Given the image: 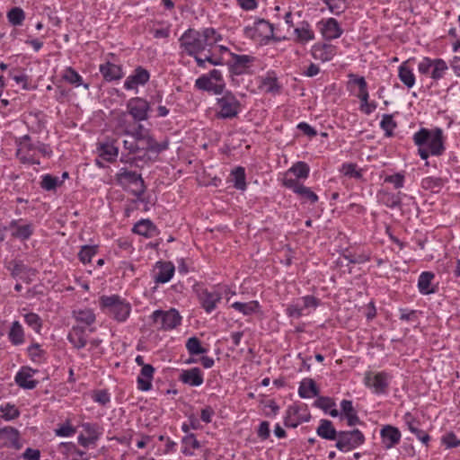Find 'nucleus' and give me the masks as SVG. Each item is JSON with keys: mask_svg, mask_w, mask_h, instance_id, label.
Masks as SVG:
<instances>
[{"mask_svg": "<svg viewBox=\"0 0 460 460\" xmlns=\"http://www.w3.org/2000/svg\"><path fill=\"white\" fill-rule=\"evenodd\" d=\"M220 285H216L213 289L200 288L196 291L198 302L200 307L207 313L211 314L217 308L222 300V291L218 290Z\"/></svg>", "mask_w": 460, "mask_h": 460, "instance_id": "16", "label": "nucleus"}, {"mask_svg": "<svg viewBox=\"0 0 460 460\" xmlns=\"http://www.w3.org/2000/svg\"><path fill=\"white\" fill-rule=\"evenodd\" d=\"M320 389L315 381L312 378H304L298 387V395L303 399H310L318 396Z\"/></svg>", "mask_w": 460, "mask_h": 460, "instance_id": "45", "label": "nucleus"}, {"mask_svg": "<svg viewBox=\"0 0 460 460\" xmlns=\"http://www.w3.org/2000/svg\"><path fill=\"white\" fill-rule=\"evenodd\" d=\"M155 368L153 366H144L137 377V388L141 392H148L153 387Z\"/></svg>", "mask_w": 460, "mask_h": 460, "instance_id": "39", "label": "nucleus"}, {"mask_svg": "<svg viewBox=\"0 0 460 460\" xmlns=\"http://www.w3.org/2000/svg\"><path fill=\"white\" fill-rule=\"evenodd\" d=\"M347 78L345 85L349 95L358 98L360 102L369 94L368 84L364 76L349 73Z\"/></svg>", "mask_w": 460, "mask_h": 460, "instance_id": "20", "label": "nucleus"}, {"mask_svg": "<svg viewBox=\"0 0 460 460\" xmlns=\"http://www.w3.org/2000/svg\"><path fill=\"white\" fill-rule=\"evenodd\" d=\"M185 348L190 356H199L206 354L208 349L202 345L201 341L196 337H190L185 342Z\"/></svg>", "mask_w": 460, "mask_h": 460, "instance_id": "55", "label": "nucleus"}, {"mask_svg": "<svg viewBox=\"0 0 460 460\" xmlns=\"http://www.w3.org/2000/svg\"><path fill=\"white\" fill-rule=\"evenodd\" d=\"M6 17L11 25L17 27L22 25L26 15L22 8L15 6L7 12Z\"/></svg>", "mask_w": 460, "mask_h": 460, "instance_id": "60", "label": "nucleus"}, {"mask_svg": "<svg viewBox=\"0 0 460 460\" xmlns=\"http://www.w3.org/2000/svg\"><path fill=\"white\" fill-rule=\"evenodd\" d=\"M341 173L349 178L360 180L363 178V170L358 168L357 164L354 163H344L340 170Z\"/></svg>", "mask_w": 460, "mask_h": 460, "instance_id": "63", "label": "nucleus"}, {"mask_svg": "<svg viewBox=\"0 0 460 460\" xmlns=\"http://www.w3.org/2000/svg\"><path fill=\"white\" fill-rule=\"evenodd\" d=\"M412 60H414V58H409L403 61L398 67V77L407 88L413 87L416 81L413 70L410 66Z\"/></svg>", "mask_w": 460, "mask_h": 460, "instance_id": "44", "label": "nucleus"}, {"mask_svg": "<svg viewBox=\"0 0 460 460\" xmlns=\"http://www.w3.org/2000/svg\"><path fill=\"white\" fill-rule=\"evenodd\" d=\"M151 78L150 72L142 66H137L124 81L123 88L126 91L138 92L139 87L145 86Z\"/></svg>", "mask_w": 460, "mask_h": 460, "instance_id": "19", "label": "nucleus"}, {"mask_svg": "<svg viewBox=\"0 0 460 460\" xmlns=\"http://www.w3.org/2000/svg\"><path fill=\"white\" fill-rule=\"evenodd\" d=\"M175 267L172 261H158L154 266L152 278L155 284L169 282L174 276Z\"/></svg>", "mask_w": 460, "mask_h": 460, "instance_id": "25", "label": "nucleus"}, {"mask_svg": "<svg viewBox=\"0 0 460 460\" xmlns=\"http://www.w3.org/2000/svg\"><path fill=\"white\" fill-rule=\"evenodd\" d=\"M226 87L223 73L219 69L213 68L206 74L199 75L194 83V88L200 92H206L213 95L221 94Z\"/></svg>", "mask_w": 460, "mask_h": 460, "instance_id": "7", "label": "nucleus"}, {"mask_svg": "<svg viewBox=\"0 0 460 460\" xmlns=\"http://www.w3.org/2000/svg\"><path fill=\"white\" fill-rule=\"evenodd\" d=\"M288 190H291L304 202L315 204L319 199L317 194L303 183L297 184L296 187L288 188Z\"/></svg>", "mask_w": 460, "mask_h": 460, "instance_id": "50", "label": "nucleus"}, {"mask_svg": "<svg viewBox=\"0 0 460 460\" xmlns=\"http://www.w3.org/2000/svg\"><path fill=\"white\" fill-rule=\"evenodd\" d=\"M26 355L32 363L39 365L46 363L49 358L47 349L36 341H32L26 348Z\"/></svg>", "mask_w": 460, "mask_h": 460, "instance_id": "42", "label": "nucleus"}, {"mask_svg": "<svg viewBox=\"0 0 460 460\" xmlns=\"http://www.w3.org/2000/svg\"><path fill=\"white\" fill-rule=\"evenodd\" d=\"M448 71L447 62L440 58L424 57L418 64L420 75L430 77L434 82L443 79Z\"/></svg>", "mask_w": 460, "mask_h": 460, "instance_id": "10", "label": "nucleus"}, {"mask_svg": "<svg viewBox=\"0 0 460 460\" xmlns=\"http://www.w3.org/2000/svg\"><path fill=\"white\" fill-rule=\"evenodd\" d=\"M178 379L184 385L199 386L204 382V374L199 367H195L181 370Z\"/></svg>", "mask_w": 460, "mask_h": 460, "instance_id": "33", "label": "nucleus"}, {"mask_svg": "<svg viewBox=\"0 0 460 460\" xmlns=\"http://www.w3.org/2000/svg\"><path fill=\"white\" fill-rule=\"evenodd\" d=\"M132 232L145 238H153L160 234L158 227L150 219H140L132 227Z\"/></svg>", "mask_w": 460, "mask_h": 460, "instance_id": "40", "label": "nucleus"}, {"mask_svg": "<svg viewBox=\"0 0 460 460\" xmlns=\"http://www.w3.org/2000/svg\"><path fill=\"white\" fill-rule=\"evenodd\" d=\"M99 71L103 80L108 83L119 81L125 76L123 66L111 61L101 64L99 66Z\"/></svg>", "mask_w": 460, "mask_h": 460, "instance_id": "30", "label": "nucleus"}, {"mask_svg": "<svg viewBox=\"0 0 460 460\" xmlns=\"http://www.w3.org/2000/svg\"><path fill=\"white\" fill-rule=\"evenodd\" d=\"M4 229L10 232L13 239L26 242L34 234L35 225L24 218L12 219Z\"/></svg>", "mask_w": 460, "mask_h": 460, "instance_id": "17", "label": "nucleus"}, {"mask_svg": "<svg viewBox=\"0 0 460 460\" xmlns=\"http://www.w3.org/2000/svg\"><path fill=\"white\" fill-rule=\"evenodd\" d=\"M117 181L120 185L134 184L136 189L132 190V194L137 197V200L145 202L143 195L146 190L144 179L137 172L121 168L116 174Z\"/></svg>", "mask_w": 460, "mask_h": 460, "instance_id": "13", "label": "nucleus"}, {"mask_svg": "<svg viewBox=\"0 0 460 460\" xmlns=\"http://www.w3.org/2000/svg\"><path fill=\"white\" fill-rule=\"evenodd\" d=\"M394 114H384L380 121V128L384 131L386 137H391L394 135V131L398 124L394 119Z\"/></svg>", "mask_w": 460, "mask_h": 460, "instance_id": "59", "label": "nucleus"}, {"mask_svg": "<svg viewBox=\"0 0 460 460\" xmlns=\"http://www.w3.org/2000/svg\"><path fill=\"white\" fill-rule=\"evenodd\" d=\"M23 319L28 327L36 333L40 334L43 328V320L38 314L33 312L27 313L23 315Z\"/></svg>", "mask_w": 460, "mask_h": 460, "instance_id": "61", "label": "nucleus"}, {"mask_svg": "<svg viewBox=\"0 0 460 460\" xmlns=\"http://www.w3.org/2000/svg\"><path fill=\"white\" fill-rule=\"evenodd\" d=\"M80 426L84 433L78 436V444L84 447L95 446L103 433L102 427L97 422H83Z\"/></svg>", "mask_w": 460, "mask_h": 460, "instance_id": "21", "label": "nucleus"}, {"mask_svg": "<svg viewBox=\"0 0 460 460\" xmlns=\"http://www.w3.org/2000/svg\"><path fill=\"white\" fill-rule=\"evenodd\" d=\"M72 316L75 321V325H81L82 328L87 329L90 332H94L93 325L96 322V314L94 310L89 307L74 309Z\"/></svg>", "mask_w": 460, "mask_h": 460, "instance_id": "27", "label": "nucleus"}, {"mask_svg": "<svg viewBox=\"0 0 460 460\" xmlns=\"http://www.w3.org/2000/svg\"><path fill=\"white\" fill-rule=\"evenodd\" d=\"M384 180V183H389L394 186V189L400 190L404 187L406 172L401 171L393 174H386L380 176Z\"/></svg>", "mask_w": 460, "mask_h": 460, "instance_id": "58", "label": "nucleus"}, {"mask_svg": "<svg viewBox=\"0 0 460 460\" xmlns=\"http://www.w3.org/2000/svg\"><path fill=\"white\" fill-rule=\"evenodd\" d=\"M98 245H83L77 254L78 260L84 265L88 264L92 261L93 257L98 253Z\"/></svg>", "mask_w": 460, "mask_h": 460, "instance_id": "62", "label": "nucleus"}, {"mask_svg": "<svg viewBox=\"0 0 460 460\" xmlns=\"http://www.w3.org/2000/svg\"><path fill=\"white\" fill-rule=\"evenodd\" d=\"M376 199L378 203L394 209L401 206L402 193L381 189L376 192Z\"/></svg>", "mask_w": 460, "mask_h": 460, "instance_id": "36", "label": "nucleus"}, {"mask_svg": "<svg viewBox=\"0 0 460 460\" xmlns=\"http://www.w3.org/2000/svg\"><path fill=\"white\" fill-rule=\"evenodd\" d=\"M38 372V369L30 366H22L14 376V383L22 389L33 390L39 385V381L34 378Z\"/></svg>", "mask_w": 460, "mask_h": 460, "instance_id": "23", "label": "nucleus"}, {"mask_svg": "<svg viewBox=\"0 0 460 460\" xmlns=\"http://www.w3.org/2000/svg\"><path fill=\"white\" fill-rule=\"evenodd\" d=\"M316 27L323 39L327 41L339 39L344 32L341 23L332 17L321 19Z\"/></svg>", "mask_w": 460, "mask_h": 460, "instance_id": "22", "label": "nucleus"}, {"mask_svg": "<svg viewBox=\"0 0 460 460\" xmlns=\"http://www.w3.org/2000/svg\"><path fill=\"white\" fill-rule=\"evenodd\" d=\"M149 318L154 326L162 332L172 331L181 325L182 323V316L175 308L155 310Z\"/></svg>", "mask_w": 460, "mask_h": 460, "instance_id": "8", "label": "nucleus"}, {"mask_svg": "<svg viewBox=\"0 0 460 460\" xmlns=\"http://www.w3.org/2000/svg\"><path fill=\"white\" fill-rule=\"evenodd\" d=\"M414 144L418 146V155L427 161L430 155L441 156L446 151L445 137L442 128L428 129L421 128L412 137Z\"/></svg>", "mask_w": 460, "mask_h": 460, "instance_id": "2", "label": "nucleus"}, {"mask_svg": "<svg viewBox=\"0 0 460 460\" xmlns=\"http://www.w3.org/2000/svg\"><path fill=\"white\" fill-rule=\"evenodd\" d=\"M309 173L310 167L305 162H296L283 173L281 184L287 189L296 187V185L302 183L301 180H306Z\"/></svg>", "mask_w": 460, "mask_h": 460, "instance_id": "15", "label": "nucleus"}, {"mask_svg": "<svg viewBox=\"0 0 460 460\" xmlns=\"http://www.w3.org/2000/svg\"><path fill=\"white\" fill-rule=\"evenodd\" d=\"M0 419L4 421H13L18 419L21 415L19 408L12 402H5L0 406Z\"/></svg>", "mask_w": 460, "mask_h": 460, "instance_id": "56", "label": "nucleus"}, {"mask_svg": "<svg viewBox=\"0 0 460 460\" xmlns=\"http://www.w3.org/2000/svg\"><path fill=\"white\" fill-rule=\"evenodd\" d=\"M133 124L128 119V114L126 111H119L115 116V128L114 131L119 136H128L130 134Z\"/></svg>", "mask_w": 460, "mask_h": 460, "instance_id": "48", "label": "nucleus"}, {"mask_svg": "<svg viewBox=\"0 0 460 460\" xmlns=\"http://www.w3.org/2000/svg\"><path fill=\"white\" fill-rule=\"evenodd\" d=\"M22 447L21 435L17 429L12 426L0 428V448L8 447L19 450Z\"/></svg>", "mask_w": 460, "mask_h": 460, "instance_id": "26", "label": "nucleus"}, {"mask_svg": "<svg viewBox=\"0 0 460 460\" xmlns=\"http://www.w3.org/2000/svg\"><path fill=\"white\" fill-rule=\"evenodd\" d=\"M294 35L295 41L302 45H305L315 39L314 31L312 29L311 24L306 21H303L298 27L295 28Z\"/></svg>", "mask_w": 460, "mask_h": 460, "instance_id": "43", "label": "nucleus"}, {"mask_svg": "<svg viewBox=\"0 0 460 460\" xmlns=\"http://www.w3.org/2000/svg\"><path fill=\"white\" fill-rule=\"evenodd\" d=\"M62 79L66 82L67 84L79 87L81 85H84L85 89L89 88L88 84H84V80L82 75H79V73L73 68L72 66H66L62 71Z\"/></svg>", "mask_w": 460, "mask_h": 460, "instance_id": "49", "label": "nucleus"}, {"mask_svg": "<svg viewBox=\"0 0 460 460\" xmlns=\"http://www.w3.org/2000/svg\"><path fill=\"white\" fill-rule=\"evenodd\" d=\"M127 113L137 122L146 120L149 118L150 102L144 97H132L127 103Z\"/></svg>", "mask_w": 460, "mask_h": 460, "instance_id": "18", "label": "nucleus"}, {"mask_svg": "<svg viewBox=\"0 0 460 460\" xmlns=\"http://www.w3.org/2000/svg\"><path fill=\"white\" fill-rule=\"evenodd\" d=\"M233 185L236 190H245L247 188L245 169L237 166L231 172Z\"/></svg>", "mask_w": 460, "mask_h": 460, "instance_id": "57", "label": "nucleus"}, {"mask_svg": "<svg viewBox=\"0 0 460 460\" xmlns=\"http://www.w3.org/2000/svg\"><path fill=\"white\" fill-rule=\"evenodd\" d=\"M309 420V413L302 414L298 406H289L286 411L284 424L288 428H296L301 423L306 422Z\"/></svg>", "mask_w": 460, "mask_h": 460, "instance_id": "34", "label": "nucleus"}, {"mask_svg": "<svg viewBox=\"0 0 460 460\" xmlns=\"http://www.w3.org/2000/svg\"><path fill=\"white\" fill-rule=\"evenodd\" d=\"M201 447L195 434H187L181 438V453L185 456H192L194 451Z\"/></svg>", "mask_w": 460, "mask_h": 460, "instance_id": "52", "label": "nucleus"}, {"mask_svg": "<svg viewBox=\"0 0 460 460\" xmlns=\"http://www.w3.org/2000/svg\"><path fill=\"white\" fill-rule=\"evenodd\" d=\"M317 435L326 440L336 441L339 431L336 430L330 420L322 419L316 429Z\"/></svg>", "mask_w": 460, "mask_h": 460, "instance_id": "47", "label": "nucleus"}, {"mask_svg": "<svg viewBox=\"0 0 460 460\" xmlns=\"http://www.w3.org/2000/svg\"><path fill=\"white\" fill-rule=\"evenodd\" d=\"M341 419H345L347 421V425L349 427H354L358 424H361V420L358 415V411L353 406V402L351 400H342L341 402Z\"/></svg>", "mask_w": 460, "mask_h": 460, "instance_id": "38", "label": "nucleus"}, {"mask_svg": "<svg viewBox=\"0 0 460 460\" xmlns=\"http://www.w3.org/2000/svg\"><path fill=\"white\" fill-rule=\"evenodd\" d=\"M366 441L364 433L354 429L351 430H340L336 438L335 447L341 452H349L360 446Z\"/></svg>", "mask_w": 460, "mask_h": 460, "instance_id": "11", "label": "nucleus"}, {"mask_svg": "<svg viewBox=\"0 0 460 460\" xmlns=\"http://www.w3.org/2000/svg\"><path fill=\"white\" fill-rule=\"evenodd\" d=\"M222 40V34L214 27L189 28L179 38L180 55L193 58L200 68H206V63L222 66L223 54L231 52L227 47L218 44Z\"/></svg>", "mask_w": 460, "mask_h": 460, "instance_id": "1", "label": "nucleus"}, {"mask_svg": "<svg viewBox=\"0 0 460 460\" xmlns=\"http://www.w3.org/2000/svg\"><path fill=\"white\" fill-rule=\"evenodd\" d=\"M274 31L273 23L263 18H256L252 24L244 26L243 36L261 46H266L271 41L282 40L280 37L274 34Z\"/></svg>", "mask_w": 460, "mask_h": 460, "instance_id": "5", "label": "nucleus"}, {"mask_svg": "<svg viewBox=\"0 0 460 460\" xmlns=\"http://www.w3.org/2000/svg\"><path fill=\"white\" fill-rule=\"evenodd\" d=\"M436 275L432 271H422L418 278L417 288L423 296L436 294L438 291V283H434Z\"/></svg>", "mask_w": 460, "mask_h": 460, "instance_id": "29", "label": "nucleus"}, {"mask_svg": "<svg viewBox=\"0 0 460 460\" xmlns=\"http://www.w3.org/2000/svg\"><path fill=\"white\" fill-rule=\"evenodd\" d=\"M141 143L144 145L141 146L143 155H145V158L148 152L160 154L168 149L169 141L165 139L163 142H157L154 136L151 134V131L146 133L145 137L141 139Z\"/></svg>", "mask_w": 460, "mask_h": 460, "instance_id": "32", "label": "nucleus"}, {"mask_svg": "<svg viewBox=\"0 0 460 460\" xmlns=\"http://www.w3.org/2000/svg\"><path fill=\"white\" fill-rule=\"evenodd\" d=\"M216 99V118L219 119H233L236 118L243 110L241 102L231 91L225 89Z\"/></svg>", "mask_w": 460, "mask_h": 460, "instance_id": "6", "label": "nucleus"}, {"mask_svg": "<svg viewBox=\"0 0 460 460\" xmlns=\"http://www.w3.org/2000/svg\"><path fill=\"white\" fill-rule=\"evenodd\" d=\"M230 306L245 316H249L259 312L261 308L259 302L256 300H252L246 303L234 302Z\"/></svg>", "mask_w": 460, "mask_h": 460, "instance_id": "53", "label": "nucleus"}, {"mask_svg": "<svg viewBox=\"0 0 460 460\" xmlns=\"http://www.w3.org/2000/svg\"><path fill=\"white\" fill-rule=\"evenodd\" d=\"M99 305L103 314L119 323L127 322L132 311L131 304L118 294L101 296Z\"/></svg>", "mask_w": 460, "mask_h": 460, "instance_id": "4", "label": "nucleus"}, {"mask_svg": "<svg viewBox=\"0 0 460 460\" xmlns=\"http://www.w3.org/2000/svg\"><path fill=\"white\" fill-rule=\"evenodd\" d=\"M116 143L115 139L99 143L97 147L99 157L108 163L115 162L119 155V147Z\"/></svg>", "mask_w": 460, "mask_h": 460, "instance_id": "35", "label": "nucleus"}, {"mask_svg": "<svg viewBox=\"0 0 460 460\" xmlns=\"http://www.w3.org/2000/svg\"><path fill=\"white\" fill-rule=\"evenodd\" d=\"M255 79L260 93L271 96H276L282 93L283 84L275 70L270 69Z\"/></svg>", "mask_w": 460, "mask_h": 460, "instance_id": "14", "label": "nucleus"}, {"mask_svg": "<svg viewBox=\"0 0 460 460\" xmlns=\"http://www.w3.org/2000/svg\"><path fill=\"white\" fill-rule=\"evenodd\" d=\"M393 375L385 370L366 371L363 377V385L372 394L381 395L386 394L389 391Z\"/></svg>", "mask_w": 460, "mask_h": 460, "instance_id": "9", "label": "nucleus"}, {"mask_svg": "<svg viewBox=\"0 0 460 460\" xmlns=\"http://www.w3.org/2000/svg\"><path fill=\"white\" fill-rule=\"evenodd\" d=\"M449 180L447 177L441 176H426L420 181V187L426 191L430 193H439L443 188L448 183Z\"/></svg>", "mask_w": 460, "mask_h": 460, "instance_id": "37", "label": "nucleus"}, {"mask_svg": "<svg viewBox=\"0 0 460 460\" xmlns=\"http://www.w3.org/2000/svg\"><path fill=\"white\" fill-rule=\"evenodd\" d=\"M123 149L120 156V162L124 164H136L138 160H145L142 147L139 142L135 140H124Z\"/></svg>", "mask_w": 460, "mask_h": 460, "instance_id": "24", "label": "nucleus"}, {"mask_svg": "<svg viewBox=\"0 0 460 460\" xmlns=\"http://www.w3.org/2000/svg\"><path fill=\"white\" fill-rule=\"evenodd\" d=\"M231 59L227 62L228 71L231 76H239L243 75H251L252 66L258 61L252 55L236 54L230 52Z\"/></svg>", "mask_w": 460, "mask_h": 460, "instance_id": "12", "label": "nucleus"}, {"mask_svg": "<svg viewBox=\"0 0 460 460\" xmlns=\"http://www.w3.org/2000/svg\"><path fill=\"white\" fill-rule=\"evenodd\" d=\"M380 438L383 447L386 450L396 447L402 438V433L397 427L385 425L380 429Z\"/></svg>", "mask_w": 460, "mask_h": 460, "instance_id": "28", "label": "nucleus"}, {"mask_svg": "<svg viewBox=\"0 0 460 460\" xmlns=\"http://www.w3.org/2000/svg\"><path fill=\"white\" fill-rule=\"evenodd\" d=\"M337 54V47L329 43H317L312 47V57L322 62L331 61Z\"/></svg>", "mask_w": 460, "mask_h": 460, "instance_id": "31", "label": "nucleus"}, {"mask_svg": "<svg viewBox=\"0 0 460 460\" xmlns=\"http://www.w3.org/2000/svg\"><path fill=\"white\" fill-rule=\"evenodd\" d=\"M63 185V180L59 177L54 176L50 173H46L40 176V186L46 191H56L58 187Z\"/></svg>", "mask_w": 460, "mask_h": 460, "instance_id": "54", "label": "nucleus"}, {"mask_svg": "<svg viewBox=\"0 0 460 460\" xmlns=\"http://www.w3.org/2000/svg\"><path fill=\"white\" fill-rule=\"evenodd\" d=\"M15 156L24 165H40V158H50L52 149L49 145L41 141L32 142L30 135H24L15 139Z\"/></svg>", "mask_w": 460, "mask_h": 460, "instance_id": "3", "label": "nucleus"}, {"mask_svg": "<svg viewBox=\"0 0 460 460\" xmlns=\"http://www.w3.org/2000/svg\"><path fill=\"white\" fill-rule=\"evenodd\" d=\"M314 406L323 410L325 413L336 418L340 415V411L336 409L334 400L328 396H318L314 401Z\"/></svg>", "mask_w": 460, "mask_h": 460, "instance_id": "51", "label": "nucleus"}, {"mask_svg": "<svg viewBox=\"0 0 460 460\" xmlns=\"http://www.w3.org/2000/svg\"><path fill=\"white\" fill-rule=\"evenodd\" d=\"M87 329L82 328L81 325H74L67 334L68 341L76 349L84 348L87 344Z\"/></svg>", "mask_w": 460, "mask_h": 460, "instance_id": "41", "label": "nucleus"}, {"mask_svg": "<svg viewBox=\"0 0 460 460\" xmlns=\"http://www.w3.org/2000/svg\"><path fill=\"white\" fill-rule=\"evenodd\" d=\"M7 337L13 346H21L25 342V331L19 321L11 323Z\"/></svg>", "mask_w": 460, "mask_h": 460, "instance_id": "46", "label": "nucleus"}, {"mask_svg": "<svg viewBox=\"0 0 460 460\" xmlns=\"http://www.w3.org/2000/svg\"><path fill=\"white\" fill-rule=\"evenodd\" d=\"M93 401L105 407L111 402V394L107 389L93 390L91 395Z\"/></svg>", "mask_w": 460, "mask_h": 460, "instance_id": "64", "label": "nucleus"}]
</instances>
